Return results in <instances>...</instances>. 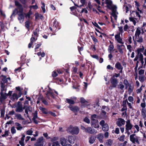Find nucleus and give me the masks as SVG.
I'll return each instance as SVG.
<instances>
[{
    "instance_id": "43",
    "label": "nucleus",
    "mask_w": 146,
    "mask_h": 146,
    "mask_svg": "<svg viewBox=\"0 0 146 146\" xmlns=\"http://www.w3.org/2000/svg\"><path fill=\"white\" fill-rule=\"evenodd\" d=\"M143 102L141 103V106L142 108H145L146 107V103L144 99H143Z\"/></svg>"
},
{
    "instance_id": "34",
    "label": "nucleus",
    "mask_w": 146,
    "mask_h": 146,
    "mask_svg": "<svg viewBox=\"0 0 146 146\" xmlns=\"http://www.w3.org/2000/svg\"><path fill=\"white\" fill-rule=\"evenodd\" d=\"M123 84L125 86V88L127 89L129 86L130 84L128 82L127 80L125 79L123 81Z\"/></svg>"
},
{
    "instance_id": "21",
    "label": "nucleus",
    "mask_w": 146,
    "mask_h": 146,
    "mask_svg": "<svg viewBox=\"0 0 146 146\" xmlns=\"http://www.w3.org/2000/svg\"><path fill=\"white\" fill-rule=\"evenodd\" d=\"M68 140L69 142L71 144H72L74 143V138L72 136H69L68 137Z\"/></svg>"
},
{
    "instance_id": "22",
    "label": "nucleus",
    "mask_w": 146,
    "mask_h": 146,
    "mask_svg": "<svg viewBox=\"0 0 146 146\" xmlns=\"http://www.w3.org/2000/svg\"><path fill=\"white\" fill-rule=\"evenodd\" d=\"M140 29L139 27H138L137 28L135 34V37L140 36L141 34Z\"/></svg>"
},
{
    "instance_id": "48",
    "label": "nucleus",
    "mask_w": 146,
    "mask_h": 146,
    "mask_svg": "<svg viewBox=\"0 0 146 146\" xmlns=\"http://www.w3.org/2000/svg\"><path fill=\"white\" fill-rule=\"evenodd\" d=\"M128 100L129 102H131L132 104H133V102L134 101L133 97L131 96H129L128 97Z\"/></svg>"
},
{
    "instance_id": "33",
    "label": "nucleus",
    "mask_w": 146,
    "mask_h": 146,
    "mask_svg": "<svg viewBox=\"0 0 146 146\" xmlns=\"http://www.w3.org/2000/svg\"><path fill=\"white\" fill-rule=\"evenodd\" d=\"M15 116L17 119L22 120H25V119L22 117L20 114H16L15 115Z\"/></svg>"
},
{
    "instance_id": "62",
    "label": "nucleus",
    "mask_w": 146,
    "mask_h": 146,
    "mask_svg": "<svg viewBox=\"0 0 146 146\" xmlns=\"http://www.w3.org/2000/svg\"><path fill=\"white\" fill-rule=\"evenodd\" d=\"M57 75H58L56 72L55 71H53L52 73V76L53 77L56 76Z\"/></svg>"
},
{
    "instance_id": "36",
    "label": "nucleus",
    "mask_w": 146,
    "mask_h": 146,
    "mask_svg": "<svg viewBox=\"0 0 146 146\" xmlns=\"http://www.w3.org/2000/svg\"><path fill=\"white\" fill-rule=\"evenodd\" d=\"M135 38L137 41L138 42H141L143 41V39L141 36L135 37Z\"/></svg>"
},
{
    "instance_id": "10",
    "label": "nucleus",
    "mask_w": 146,
    "mask_h": 146,
    "mask_svg": "<svg viewBox=\"0 0 146 146\" xmlns=\"http://www.w3.org/2000/svg\"><path fill=\"white\" fill-rule=\"evenodd\" d=\"M86 132L91 134H94L97 133V131L91 127H88L86 129Z\"/></svg>"
},
{
    "instance_id": "63",
    "label": "nucleus",
    "mask_w": 146,
    "mask_h": 146,
    "mask_svg": "<svg viewBox=\"0 0 146 146\" xmlns=\"http://www.w3.org/2000/svg\"><path fill=\"white\" fill-rule=\"evenodd\" d=\"M29 21H27L25 22V27L27 28H29Z\"/></svg>"
},
{
    "instance_id": "8",
    "label": "nucleus",
    "mask_w": 146,
    "mask_h": 146,
    "mask_svg": "<svg viewBox=\"0 0 146 146\" xmlns=\"http://www.w3.org/2000/svg\"><path fill=\"white\" fill-rule=\"evenodd\" d=\"M100 125L102 126V129L103 131H106L109 130V126L107 123H105L104 120H102L100 122Z\"/></svg>"
},
{
    "instance_id": "23",
    "label": "nucleus",
    "mask_w": 146,
    "mask_h": 146,
    "mask_svg": "<svg viewBox=\"0 0 146 146\" xmlns=\"http://www.w3.org/2000/svg\"><path fill=\"white\" fill-rule=\"evenodd\" d=\"M113 143L111 139H109L106 141L105 144V146H111Z\"/></svg>"
},
{
    "instance_id": "12",
    "label": "nucleus",
    "mask_w": 146,
    "mask_h": 146,
    "mask_svg": "<svg viewBox=\"0 0 146 146\" xmlns=\"http://www.w3.org/2000/svg\"><path fill=\"white\" fill-rule=\"evenodd\" d=\"M115 40L121 44H123L122 38H120V33H118L115 36Z\"/></svg>"
},
{
    "instance_id": "4",
    "label": "nucleus",
    "mask_w": 146,
    "mask_h": 146,
    "mask_svg": "<svg viewBox=\"0 0 146 146\" xmlns=\"http://www.w3.org/2000/svg\"><path fill=\"white\" fill-rule=\"evenodd\" d=\"M130 140L133 143H135L139 145L140 144L139 142V137L137 136L135 134H133L130 135L129 136Z\"/></svg>"
},
{
    "instance_id": "7",
    "label": "nucleus",
    "mask_w": 146,
    "mask_h": 146,
    "mask_svg": "<svg viewBox=\"0 0 146 146\" xmlns=\"http://www.w3.org/2000/svg\"><path fill=\"white\" fill-rule=\"evenodd\" d=\"M44 138L42 137L38 138L35 144V146H44Z\"/></svg>"
},
{
    "instance_id": "41",
    "label": "nucleus",
    "mask_w": 146,
    "mask_h": 146,
    "mask_svg": "<svg viewBox=\"0 0 146 146\" xmlns=\"http://www.w3.org/2000/svg\"><path fill=\"white\" fill-rule=\"evenodd\" d=\"M118 88L120 89L121 90H123L124 88V86L123 84L122 83V82H120L118 86Z\"/></svg>"
},
{
    "instance_id": "5",
    "label": "nucleus",
    "mask_w": 146,
    "mask_h": 146,
    "mask_svg": "<svg viewBox=\"0 0 146 146\" xmlns=\"http://www.w3.org/2000/svg\"><path fill=\"white\" fill-rule=\"evenodd\" d=\"M1 76L3 77L2 80L1 82V91L7 90L6 87L5 86V84L7 82V78L6 76L1 75Z\"/></svg>"
},
{
    "instance_id": "40",
    "label": "nucleus",
    "mask_w": 146,
    "mask_h": 146,
    "mask_svg": "<svg viewBox=\"0 0 146 146\" xmlns=\"http://www.w3.org/2000/svg\"><path fill=\"white\" fill-rule=\"evenodd\" d=\"M122 106L123 107L121 109V111L123 112L126 111L127 108L126 105L125 104H123Z\"/></svg>"
},
{
    "instance_id": "42",
    "label": "nucleus",
    "mask_w": 146,
    "mask_h": 146,
    "mask_svg": "<svg viewBox=\"0 0 146 146\" xmlns=\"http://www.w3.org/2000/svg\"><path fill=\"white\" fill-rule=\"evenodd\" d=\"M32 128L29 129L27 131V134L29 135H31L33 133V131L32 130Z\"/></svg>"
},
{
    "instance_id": "54",
    "label": "nucleus",
    "mask_w": 146,
    "mask_h": 146,
    "mask_svg": "<svg viewBox=\"0 0 146 146\" xmlns=\"http://www.w3.org/2000/svg\"><path fill=\"white\" fill-rule=\"evenodd\" d=\"M137 56H138V57L139 56V61L143 60V56L142 54H138Z\"/></svg>"
},
{
    "instance_id": "26",
    "label": "nucleus",
    "mask_w": 146,
    "mask_h": 146,
    "mask_svg": "<svg viewBox=\"0 0 146 146\" xmlns=\"http://www.w3.org/2000/svg\"><path fill=\"white\" fill-rule=\"evenodd\" d=\"M15 125L16 126V128L18 130H21L23 128V127L21 126L20 123L16 122L15 123Z\"/></svg>"
},
{
    "instance_id": "27",
    "label": "nucleus",
    "mask_w": 146,
    "mask_h": 146,
    "mask_svg": "<svg viewBox=\"0 0 146 146\" xmlns=\"http://www.w3.org/2000/svg\"><path fill=\"white\" fill-rule=\"evenodd\" d=\"M114 46L113 44H111L109 45L108 48V51L109 53H111L112 51H113Z\"/></svg>"
},
{
    "instance_id": "9",
    "label": "nucleus",
    "mask_w": 146,
    "mask_h": 146,
    "mask_svg": "<svg viewBox=\"0 0 146 146\" xmlns=\"http://www.w3.org/2000/svg\"><path fill=\"white\" fill-rule=\"evenodd\" d=\"M125 131H128L131 130L133 127V125L131 123L130 120L128 119L126 121Z\"/></svg>"
},
{
    "instance_id": "32",
    "label": "nucleus",
    "mask_w": 146,
    "mask_h": 146,
    "mask_svg": "<svg viewBox=\"0 0 146 146\" xmlns=\"http://www.w3.org/2000/svg\"><path fill=\"white\" fill-rule=\"evenodd\" d=\"M49 146H59V142L58 141H56L52 143H49Z\"/></svg>"
},
{
    "instance_id": "37",
    "label": "nucleus",
    "mask_w": 146,
    "mask_h": 146,
    "mask_svg": "<svg viewBox=\"0 0 146 146\" xmlns=\"http://www.w3.org/2000/svg\"><path fill=\"white\" fill-rule=\"evenodd\" d=\"M144 50V48L143 46H142V48H141L138 49L137 50L138 55L140 54H142L141 53Z\"/></svg>"
},
{
    "instance_id": "45",
    "label": "nucleus",
    "mask_w": 146,
    "mask_h": 146,
    "mask_svg": "<svg viewBox=\"0 0 146 146\" xmlns=\"http://www.w3.org/2000/svg\"><path fill=\"white\" fill-rule=\"evenodd\" d=\"M84 121L87 123L89 124L90 123V120L87 117H86L84 119Z\"/></svg>"
},
{
    "instance_id": "52",
    "label": "nucleus",
    "mask_w": 146,
    "mask_h": 146,
    "mask_svg": "<svg viewBox=\"0 0 146 146\" xmlns=\"http://www.w3.org/2000/svg\"><path fill=\"white\" fill-rule=\"evenodd\" d=\"M51 141V142H54L55 141H56L58 140V138L57 137H53L50 138Z\"/></svg>"
},
{
    "instance_id": "44",
    "label": "nucleus",
    "mask_w": 146,
    "mask_h": 146,
    "mask_svg": "<svg viewBox=\"0 0 146 146\" xmlns=\"http://www.w3.org/2000/svg\"><path fill=\"white\" fill-rule=\"evenodd\" d=\"M133 85L130 84L129 86L127 88H128L129 91H131L133 90Z\"/></svg>"
},
{
    "instance_id": "39",
    "label": "nucleus",
    "mask_w": 146,
    "mask_h": 146,
    "mask_svg": "<svg viewBox=\"0 0 146 146\" xmlns=\"http://www.w3.org/2000/svg\"><path fill=\"white\" fill-rule=\"evenodd\" d=\"M32 12L31 11V10L29 11V12L27 14H25V16L26 18H29L30 17V16L32 14Z\"/></svg>"
},
{
    "instance_id": "49",
    "label": "nucleus",
    "mask_w": 146,
    "mask_h": 146,
    "mask_svg": "<svg viewBox=\"0 0 146 146\" xmlns=\"http://www.w3.org/2000/svg\"><path fill=\"white\" fill-rule=\"evenodd\" d=\"M37 55L38 56H41V57H43L45 56V54L43 52H39L37 54Z\"/></svg>"
},
{
    "instance_id": "59",
    "label": "nucleus",
    "mask_w": 146,
    "mask_h": 146,
    "mask_svg": "<svg viewBox=\"0 0 146 146\" xmlns=\"http://www.w3.org/2000/svg\"><path fill=\"white\" fill-rule=\"evenodd\" d=\"M43 136L46 138L47 139H50V137H48V134L47 133H44L43 134Z\"/></svg>"
},
{
    "instance_id": "57",
    "label": "nucleus",
    "mask_w": 146,
    "mask_h": 146,
    "mask_svg": "<svg viewBox=\"0 0 146 146\" xmlns=\"http://www.w3.org/2000/svg\"><path fill=\"white\" fill-rule=\"evenodd\" d=\"M15 5L17 6V8L20 7V6H22L17 1H15Z\"/></svg>"
},
{
    "instance_id": "1",
    "label": "nucleus",
    "mask_w": 146,
    "mask_h": 146,
    "mask_svg": "<svg viewBox=\"0 0 146 146\" xmlns=\"http://www.w3.org/2000/svg\"><path fill=\"white\" fill-rule=\"evenodd\" d=\"M137 11H133L131 12V17L129 19L130 21L133 22V25L135 26L136 23L138 22L140 19L141 16L140 14L142 13V11L139 8L137 7Z\"/></svg>"
},
{
    "instance_id": "18",
    "label": "nucleus",
    "mask_w": 146,
    "mask_h": 146,
    "mask_svg": "<svg viewBox=\"0 0 146 146\" xmlns=\"http://www.w3.org/2000/svg\"><path fill=\"white\" fill-rule=\"evenodd\" d=\"M96 139V137L94 135H91L89 138V143L90 144H92L94 143Z\"/></svg>"
},
{
    "instance_id": "20",
    "label": "nucleus",
    "mask_w": 146,
    "mask_h": 146,
    "mask_svg": "<svg viewBox=\"0 0 146 146\" xmlns=\"http://www.w3.org/2000/svg\"><path fill=\"white\" fill-rule=\"evenodd\" d=\"M72 99H66V100L67 102L70 104H74L75 103V101L76 100V98H72Z\"/></svg>"
},
{
    "instance_id": "50",
    "label": "nucleus",
    "mask_w": 146,
    "mask_h": 146,
    "mask_svg": "<svg viewBox=\"0 0 146 146\" xmlns=\"http://www.w3.org/2000/svg\"><path fill=\"white\" fill-rule=\"evenodd\" d=\"M139 80L141 82H143L145 80L144 77L143 76H140L139 77Z\"/></svg>"
},
{
    "instance_id": "28",
    "label": "nucleus",
    "mask_w": 146,
    "mask_h": 146,
    "mask_svg": "<svg viewBox=\"0 0 146 146\" xmlns=\"http://www.w3.org/2000/svg\"><path fill=\"white\" fill-rule=\"evenodd\" d=\"M141 113L144 119L146 117V109L142 108L141 110Z\"/></svg>"
},
{
    "instance_id": "53",
    "label": "nucleus",
    "mask_w": 146,
    "mask_h": 146,
    "mask_svg": "<svg viewBox=\"0 0 146 146\" xmlns=\"http://www.w3.org/2000/svg\"><path fill=\"white\" fill-rule=\"evenodd\" d=\"M92 126H93V127L95 128H98L99 126L98 123V122H94V125H92Z\"/></svg>"
},
{
    "instance_id": "60",
    "label": "nucleus",
    "mask_w": 146,
    "mask_h": 146,
    "mask_svg": "<svg viewBox=\"0 0 146 146\" xmlns=\"http://www.w3.org/2000/svg\"><path fill=\"white\" fill-rule=\"evenodd\" d=\"M134 127L136 129L137 132H138L139 131V127L137 125H134Z\"/></svg>"
},
{
    "instance_id": "56",
    "label": "nucleus",
    "mask_w": 146,
    "mask_h": 146,
    "mask_svg": "<svg viewBox=\"0 0 146 146\" xmlns=\"http://www.w3.org/2000/svg\"><path fill=\"white\" fill-rule=\"evenodd\" d=\"M30 8L31 9L32 8L34 9H38V7L36 5H35L30 6Z\"/></svg>"
},
{
    "instance_id": "24",
    "label": "nucleus",
    "mask_w": 146,
    "mask_h": 146,
    "mask_svg": "<svg viewBox=\"0 0 146 146\" xmlns=\"http://www.w3.org/2000/svg\"><path fill=\"white\" fill-rule=\"evenodd\" d=\"M115 67L118 70H121L120 72H121L123 67L121 66V64L119 62H117L115 64Z\"/></svg>"
},
{
    "instance_id": "16",
    "label": "nucleus",
    "mask_w": 146,
    "mask_h": 146,
    "mask_svg": "<svg viewBox=\"0 0 146 146\" xmlns=\"http://www.w3.org/2000/svg\"><path fill=\"white\" fill-rule=\"evenodd\" d=\"M68 107L71 111L74 112H77L79 110V108L77 106H73L70 105Z\"/></svg>"
},
{
    "instance_id": "17",
    "label": "nucleus",
    "mask_w": 146,
    "mask_h": 146,
    "mask_svg": "<svg viewBox=\"0 0 146 146\" xmlns=\"http://www.w3.org/2000/svg\"><path fill=\"white\" fill-rule=\"evenodd\" d=\"M1 97L0 98V101H2L6 98V97L8 96L7 94L3 92H1L0 93Z\"/></svg>"
},
{
    "instance_id": "13",
    "label": "nucleus",
    "mask_w": 146,
    "mask_h": 146,
    "mask_svg": "<svg viewBox=\"0 0 146 146\" xmlns=\"http://www.w3.org/2000/svg\"><path fill=\"white\" fill-rule=\"evenodd\" d=\"M125 123V121L121 118H119L116 122L117 125L119 127L121 126L122 125H124Z\"/></svg>"
},
{
    "instance_id": "64",
    "label": "nucleus",
    "mask_w": 146,
    "mask_h": 146,
    "mask_svg": "<svg viewBox=\"0 0 146 146\" xmlns=\"http://www.w3.org/2000/svg\"><path fill=\"white\" fill-rule=\"evenodd\" d=\"M104 135L105 138L106 139L108 138L109 137V133L108 132H106L104 134Z\"/></svg>"
},
{
    "instance_id": "47",
    "label": "nucleus",
    "mask_w": 146,
    "mask_h": 146,
    "mask_svg": "<svg viewBox=\"0 0 146 146\" xmlns=\"http://www.w3.org/2000/svg\"><path fill=\"white\" fill-rule=\"evenodd\" d=\"M80 102L81 103L83 104H86L88 103L83 98H81Z\"/></svg>"
},
{
    "instance_id": "51",
    "label": "nucleus",
    "mask_w": 146,
    "mask_h": 146,
    "mask_svg": "<svg viewBox=\"0 0 146 146\" xmlns=\"http://www.w3.org/2000/svg\"><path fill=\"white\" fill-rule=\"evenodd\" d=\"M11 132L12 134H14L16 133V130L15 128V127H12L11 128Z\"/></svg>"
},
{
    "instance_id": "55",
    "label": "nucleus",
    "mask_w": 146,
    "mask_h": 146,
    "mask_svg": "<svg viewBox=\"0 0 146 146\" xmlns=\"http://www.w3.org/2000/svg\"><path fill=\"white\" fill-rule=\"evenodd\" d=\"M125 137V136L124 135H122L121 136H120V137H119L118 138V139L120 141H123L124 140V139Z\"/></svg>"
},
{
    "instance_id": "61",
    "label": "nucleus",
    "mask_w": 146,
    "mask_h": 146,
    "mask_svg": "<svg viewBox=\"0 0 146 146\" xmlns=\"http://www.w3.org/2000/svg\"><path fill=\"white\" fill-rule=\"evenodd\" d=\"M144 73V70L143 69H141L139 71L138 74L139 75H141L143 74Z\"/></svg>"
},
{
    "instance_id": "29",
    "label": "nucleus",
    "mask_w": 146,
    "mask_h": 146,
    "mask_svg": "<svg viewBox=\"0 0 146 146\" xmlns=\"http://www.w3.org/2000/svg\"><path fill=\"white\" fill-rule=\"evenodd\" d=\"M39 109L43 113L45 114H46L48 113V111L46 109L41 107H40Z\"/></svg>"
},
{
    "instance_id": "58",
    "label": "nucleus",
    "mask_w": 146,
    "mask_h": 146,
    "mask_svg": "<svg viewBox=\"0 0 146 146\" xmlns=\"http://www.w3.org/2000/svg\"><path fill=\"white\" fill-rule=\"evenodd\" d=\"M91 38L95 43L98 42L97 39L94 36H91Z\"/></svg>"
},
{
    "instance_id": "30",
    "label": "nucleus",
    "mask_w": 146,
    "mask_h": 146,
    "mask_svg": "<svg viewBox=\"0 0 146 146\" xmlns=\"http://www.w3.org/2000/svg\"><path fill=\"white\" fill-rule=\"evenodd\" d=\"M37 118V112L36 111L35 113L34 116L33 118V121L35 123H38L37 121L36 120V119Z\"/></svg>"
},
{
    "instance_id": "38",
    "label": "nucleus",
    "mask_w": 146,
    "mask_h": 146,
    "mask_svg": "<svg viewBox=\"0 0 146 146\" xmlns=\"http://www.w3.org/2000/svg\"><path fill=\"white\" fill-rule=\"evenodd\" d=\"M41 3L42 5V6L41 7V9L42 10L43 13H44L46 12V10L45 8V4L44 2H41Z\"/></svg>"
},
{
    "instance_id": "14",
    "label": "nucleus",
    "mask_w": 146,
    "mask_h": 146,
    "mask_svg": "<svg viewBox=\"0 0 146 146\" xmlns=\"http://www.w3.org/2000/svg\"><path fill=\"white\" fill-rule=\"evenodd\" d=\"M110 82L113 86L115 87L116 86L118 81L117 80L114 78V77H112L110 79Z\"/></svg>"
},
{
    "instance_id": "35",
    "label": "nucleus",
    "mask_w": 146,
    "mask_h": 146,
    "mask_svg": "<svg viewBox=\"0 0 146 146\" xmlns=\"http://www.w3.org/2000/svg\"><path fill=\"white\" fill-rule=\"evenodd\" d=\"M9 132L8 131L6 130L5 131L4 133L1 135V136L3 137H6L9 135Z\"/></svg>"
},
{
    "instance_id": "46",
    "label": "nucleus",
    "mask_w": 146,
    "mask_h": 146,
    "mask_svg": "<svg viewBox=\"0 0 146 146\" xmlns=\"http://www.w3.org/2000/svg\"><path fill=\"white\" fill-rule=\"evenodd\" d=\"M25 108H26L25 109V113L27 115V116H28V111H31V110L29 107H27V108H26L25 107Z\"/></svg>"
},
{
    "instance_id": "25",
    "label": "nucleus",
    "mask_w": 146,
    "mask_h": 146,
    "mask_svg": "<svg viewBox=\"0 0 146 146\" xmlns=\"http://www.w3.org/2000/svg\"><path fill=\"white\" fill-rule=\"evenodd\" d=\"M97 137L100 143L103 142V139L104 137L102 134V133L99 134L97 135Z\"/></svg>"
},
{
    "instance_id": "11",
    "label": "nucleus",
    "mask_w": 146,
    "mask_h": 146,
    "mask_svg": "<svg viewBox=\"0 0 146 146\" xmlns=\"http://www.w3.org/2000/svg\"><path fill=\"white\" fill-rule=\"evenodd\" d=\"M97 116L95 114L92 115L91 116V125H94V122H98V120L96 119Z\"/></svg>"
},
{
    "instance_id": "3",
    "label": "nucleus",
    "mask_w": 146,
    "mask_h": 146,
    "mask_svg": "<svg viewBox=\"0 0 146 146\" xmlns=\"http://www.w3.org/2000/svg\"><path fill=\"white\" fill-rule=\"evenodd\" d=\"M67 131L72 135H77L79 133V129L77 127H73L70 126L68 127Z\"/></svg>"
},
{
    "instance_id": "2",
    "label": "nucleus",
    "mask_w": 146,
    "mask_h": 146,
    "mask_svg": "<svg viewBox=\"0 0 146 146\" xmlns=\"http://www.w3.org/2000/svg\"><path fill=\"white\" fill-rule=\"evenodd\" d=\"M106 3V7L108 9L111 10L112 11V15L114 17L115 20H116L117 18L118 12L117 11L116 6L114 5L111 0H105Z\"/></svg>"
},
{
    "instance_id": "19",
    "label": "nucleus",
    "mask_w": 146,
    "mask_h": 146,
    "mask_svg": "<svg viewBox=\"0 0 146 146\" xmlns=\"http://www.w3.org/2000/svg\"><path fill=\"white\" fill-rule=\"evenodd\" d=\"M61 144L63 146H64L66 143V139L64 137H61L60 140Z\"/></svg>"
},
{
    "instance_id": "6",
    "label": "nucleus",
    "mask_w": 146,
    "mask_h": 146,
    "mask_svg": "<svg viewBox=\"0 0 146 146\" xmlns=\"http://www.w3.org/2000/svg\"><path fill=\"white\" fill-rule=\"evenodd\" d=\"M23 8L22 6H20L17 9H15L13 11L12 15H15L17 14L18 15H25V13H23Z\"/></svg>"
},
{
    "instance_id": "15",
    "label": "nucleus",
    "mask_w": 146,
    "mask_h": 146,
    "mask_svg": "<svg viewBox=\"0 0 146 146\" xmlns=\"http://www.w3.org/2000/svg\"><path fill=\"white\" fill-rule=\"evenodd\" d=\"M25 108V106H24L23 108L22 104H19L17 106L16 109V111L18 112H22Z\"/></svg>"
},
{
    "instance_id": "31",
    "label": "nucleus",
    "mask_w": 146,
    "mask_h": 146,
    "mask_svg": "<svg viewBox=\"0 0 146 146\" xmlns=\"http://www.w3.org/2000/svg\"><path fill=\"white\" fill-rule=\"evenodd\" d=\"M19 17H18V19L20 21V23H22L24 21V15H19Z\"/></svg>"
}]
</instances>
